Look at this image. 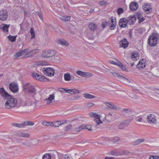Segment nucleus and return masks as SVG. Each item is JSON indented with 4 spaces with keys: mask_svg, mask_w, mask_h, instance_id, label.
Instances as JSON below:
<instances>
[{
    "mask_svg": "<svg viewBox=\"0 0 159 159\" xmlns=\"http://www.w3.org/2000/svg\"><path fill=\"white\" fill-rule=\"evenodd\" d=\"M59 43L63 46H67L69 45L68 42L64 39H61L59 40Z\"/></svg>",
    "mask_w": 159,
    "mask_h": 159,
    "instance_id": "nucleus-43",
    "label": "nucleus"
},
{
    "mask_svg": "<svg viewBox=\"0 0 159 159\" xmlns=\"http://www.w3.org/2000/svg\"><path fill=\"white\" fill-rule=\"evenodd\" d=\"M34 124V123L30 121H26L23 123V125H24V127H25V126L27 125L32 126Z\"/></svg>",
    "mask_w": 159,
    "mask_h": 159,
    "instance_id": "nucleus-47",
    "label": "nucleus"
},
{
    "mask_svg": "<svg viewBox=\"0 0 159 159\" xmlns=\"http://www.w3.org/2000/svg\"><path fill=\"white\" fill-rule=\"evenodd\" d=\"M111 118H110L108 115H106L105 117V120L107 121H110L111 119Z\"/></svg>",
    "mask_w": 159,
    "mask_h": 159,
    "instance_id": "nucleus-61",
    "label": "nucleus"
},
{
    "mask_svg": "<svg viewBox=\"0 0 159 159\" xmlns=\"http://www.w3.org/2000/svg\"><path fill=\"white\" fill-rule=\"evenodd\" d=\"M32 86L30 83H27L25 85H24L23 89L24 90H25L26 91H28L29 90H30V89L31 87V86Z\"/></svg>",
    "mask_w": 159,
    "mask_h": 159,
    "instance_id": "nucleus-45",
    "label": "nucleus"
},
{
    "mask_svg": "<svg viewBox=\"0 0 159 159\" xmlns=\"http://www.w3.org/2000/svg\"><path fill=\"white\" fill-rule=\"evenodd\" d=\"M64 79L67 81H69L70 80L71 76L69 73H66L64 75Z\"/></svg>",
    "mask_w": 159,
    "mask_h": 159,
    "instance_id": "nucleus-41",
    "label": "nucleus"
},
{
    "mask_svg": "<svg viewBox=\"0 0 159 159\" xmlns=\"http://www.w3.org/2000/svg\"><path fill=\"white\" fill-rule=\"evenodd\" d=\"M71 159H79L80 157V155L79 152H71Z\"/></svg>",
    "mask_w": 159,
    "mask_h": 159,
    "instance_id": "nucleus-26",
    "label": "nucleus"
},
{
    "mask_svg": "<svg viewBox=\"0 0 159 159\" xmlns=\"http://www.w3.org/2000/svg\"><path fill=\"white\" fill-rule=\"evenodd\" d=\"M109 72L111 73L112 75L114 76L116 78V79L120 80L121 76H122V75H119V74H118V73H116L115 72H113V71H109Z\"/></svg>",
    "mask_w": 159,
    "mask_h": 159,
    "instance_id": "nucleus-36",
    "label": "nucleus"
},
{
    "mask_svg": "<svg viewBox=\"0 0 159 159\" xmlns=\"http://www.w3.org/2000/svg\"><path fill=\"white\" fill-rule=\"evenodd\" d=\"M52 156L49 153H46L43 157L42 159H51ZM52 157L53 156H52Z\"/></svg>",
    "mask_w": 159,
    "mask_h": 159,
    "instance_id": "nucleus-44",
    "label": "nucleus"
},
{
    "mask_svg": "<svg viewBox=\"0 0 159 159\" xmlns=\"http://www.w3.org/2000/svg\"><path fill=\"white\" fill-rule=\"evenodd\" d=\"M85 72L80 70H77L76 73L79 75L84 77Z\"/></svg>",
    "mask_w": 159,
    "mask_h": 159,
    "instance_id": "nucleus-49",
    "label": "nucleus"
},
{
    "mask_svg": "<svg viewBox=\"0 0 159 159\" xmlns=\"http://www.w3.org/2000/svg\"><path fill=\"white\" fill-rule=\"evenodd\" d=\"M33 104L34 105V107H35L36 106V103H33L32 100L28 98L27 96L23 97L22 101L21 102V104L22 106H31Z\"/></svg>",
    "mask_w": 159,
    "mask_h": 159,
    "instance_id": "nucleus-5",
    "label": "nucleus"
},
{
    "mask_svg": "<svg viewBox=\"0 0 159 159\" xmlns=\"http://www.w3.org/2000/svg\"><path fill=\"white\" fill-rule=\"evenodd\" d=\"M84 97L86 98L93 99L96 98L95 96L88 93L83 94Z\"/></svg>",
    "mask_w": 159,
    "mask_h": 159,
    "instance_id": "nucleus-40",
    "label": "nucleus"
},
{
    "mask_svg": "<svg viewBox=\"0 0 159 159\" xmlns=\"http://www.w3.org/2000/svg\"><path fill=\"white\" fill-rule=\"evenodd\" d=\"M129 44L128 42L125 39H124L121 40L120 42V46L123 47L124 48H125L127 47Z\"/></svg>",
    "mask_w": 159,
    "mask_h": 159,
    "instance_id": "nucleus-20",
    "label": "nucleus"
},
{
    "mask_svg": "<svg viewBox=\"0 0 159 159\" xmlns=\"http://www.w3.org/2000/svg\"><path fill=\"white\" fill-rule=\"evenodd\" d=\"M72 127V125L69 124L66 125L65 128V131H67L71 129Z\"/></svg>",
    "mask_w": 159,
    "mask_h": 159,
    "instance_id": "nucleus-55",
    "label": "nucleus"
},
{
    "mask_svg": "<svg viewBox=\"0 0 159 159\" xmlns=\"http://www.w3.org/2000/svg\"><path fill=\"white\" fill-rule=\"evenodd\" d=\"M136 17L134 15L130 16L128 17L127 19L128 22L130 24V25H132L135 21Z\"/></svg>",
    "mask_w": 159,
    "mask_h": 159,
    "instance_id": "nucleus-23",
    "label": "nucleus"
},
{
    "mask_svg": "<svg viewBox=\"0 0 159 159\" xmlns=\"http://www.w3.org/2000/svg\"><path fill=\"white\" fill-rule=\"evenodd\" d=\"M143 8L147 14L150 13L152 11V8L150 5L148 3H144L143 6Z\"/></svg>",
    "mask_w": 159,
    "mask_h": 159,
    "instance_id": "nucleus-14",
    "label": "nucleus"
},
{
    "mask_svg": "<svg viewBox=\"0 0 159 159\" xmlns=\"http://www.w3.org/2000/svg\"><path fill=\"white\" fill-rule=\"evenodd\" d=\"M52 122H49L47 121H44L42 123V124L43 125L45 126H52Z\"/></svg>",
    "mask_w": 159,
    "mask_h": 159,
    "instance_id": "nucleus-53",
    "label": "nucleus"
},
{
    "mask_svg": "<svg viewBox=\"0 0 159 159\" xmlns=\"http://www.w3.org/2000/svg\"><path fill=\"white\" fill-rule=\"evenodd\" d=\"M7 100L5 104V107L10 109L14 107L17 104V100L10 95L6 99Z\"/></svg>",
    "mask_w": 159,
    "mask_h": 159,
    "instance_id": "nucleus-1",
    "label": "nucleus"
},
{
    "mask_svg": "<svg viewBox=\"0 0 159 159\" xmlns=\"http://www.w3.org/2000/svg\"><path fill=\"white\" fill-rule=\"evenodd\" d=\"M9 27V25H8L6 24H3L2 25V26H0V28L3 31L6 32L8 31V29Z\"/></svg>",
    "mask_w": 159,
    "mask_h": 159,
    "instance_id": "nucleus-33",
    "label": "nucleus"
},
{
    "mask_svg": "<svg viewBox=\"0 0 159 159\" xmlns=\"http://www.w3.org/2000/svg\"><path fill=\"white\" fill-rule=\"evenodd\" d=\"M143 118L141 116H138L136 118V120L137 122H141L142 121Z\"/></svg>",
    "mask_w": 159,
    "mask_h": 159,
    "instance_id": "nucleus-63",
    "label": "nucleus"
},
{
    "mask_svg": "<svg viewBox=\"0 0 159 159\" xmlns=\"http://www.w3.org/2000/svg\"><path fill=\"white\" fill-rule=\"evenodd\" d=\"M17 36V35H16L15 36H12L10 35L9 36H8L7 38L10 41L13 42L16 40Z\"/></svg>",
    "mask_w": 159,
    "mask_h": 159,
    "instance_id": "nucleus-42",
    "label": "nucleus"
},
{
    "mask_svg": "<svg viewBox=\"0 0 159 159\" xmlns=\"http://www.w3.org/2000/svg\"><path fill=\"white\" fill-rule=\"evenodd\" d=\"M89 28L93 31L96 30L97 28V25L94 23H90L89 25Z\"/></svg>",
    "mask_w": 159,
    "mask_h": 159,
    "instance_id": "nucleus-25",
    "label": "nucleus"
},
{
    "mask_svg": "<svg viewBox=\"0 0 159 159\" xmlns=\"http://www.w3.org/2000/svg\"><path fill=\"white\" fill-rule=\"evenodd\" d=\"M89 116L90 117H94L95 118L94 121L96 123L95 126L96 128H98L99 127L98 126L103 123L100 120V115L96 113L91 112L89 113Z\"/></svg>",
    "mask_w": 159,
    "mask_h": 159,
    "instance_id": "nucleus-3",
    "label": "nucleus"
},
{
    "mask_svg": "<svg viewBox=\"0 0 159 159\" xmlns=\"http://www.w3.org/2000/svg\"><path fill=\"white\" fill-rule=\"evenodd\" d=\"M122 115L126 117H130V120H132L133 117L135 114V112L132 110L130 108H123L121 111Z\"/></svg>",
    "mask_w": 159,
    "mask_h": 159,
    "instance_id": "nucleus-2",
    "label": "nucleus"
},
{
    "mask_svg": "<svg viewBox=\"0 0 159 159\" xmlns=\"http://www.w3.org/2000/svg\"><path fill=\"white\" fill-rule=\"evenodd\" d=\"M125 122L124 121H122L119 125V128L120 129H122L125 127Z\"/></svg>",
    "mask_w": 159,
    "mask_h": 159,
    "instance_id": "nucleus-52",
    "label": "nucleus"
},
{
    "mask_svg": "<svg viewBox=\"0 0 159 159\" xmlns=\"http://www.w3.org/2000/svg\"><path fill=\"white\" fill-rule=\"evenodd\" d=\"M0 94L5 99H6L9 97V96L11 95L5 91L3 88H1L0 89Z\"/></svg>",
    "mask_w": 159,
    "mask_h": 159,
    "instance_id": "nucleus-18",
    "label": "nucleus"
},
{
    "mask_svg": "<svg viewBox=\"0 0 159 159\" xmlns=\"http://www.w3.org/2000/svg\"><path fill=\"white\" fill-rule=\"evenodd\" d=\"M12 125L13 126H16L18 128L24 127V125L23 124H19L17 123H13L12 124Z\"/></svg>",
    "mask_w": 159,
    "mask_h": 159,
    "instance_id": "nucleus-46",
    "label": "nucleus"
},
{
    "mask_svg": "<svg viewBox=\"0 0 159 159\" xmlns=\"http://www.w3.org/2000/svg\"><path fill=\"white\" fill-rule=\"evenodd\" d=\"M56 52L54 50L44 51L42 56L44 57H49L54 56L56 54Z\"/></svg>",
    "mask_w": 159,
    "mask_h": 159,
    "instance_id": "nucleus-7",
    "label": "nucleus"
},
{
    "mask_svg": "<svg viewBox=\"0 0 159 159\" xmlns=\"http://www.w3.org/2000/svg\"><path fill=\"white\" fill-rule=\"evenodd\" d=\"M117 13L119 15L123 13L124 10L123 9L121 8H119L117 10Z\"/></svg>",
    "mask_w": 159,
    "mask_h": 159,
    "instance_id": "nucleus-60",
    "label": "nucleus"
},
{
    "mask_svg": "<svg viewBox=\"0 0 159 159\" xmlns=\"http://www.w3.org/2000/svg\"><path fill=\"white\" fill-rule=\"evenodd\" d=\"M37 65L41 66H46L47 65V63L44 61H41L37 62Z\"/></svg>",
    "mask_w": 159,
    "mask_h": 159,
    "instance_id": "nucleus-54",
    "label": "nucleus"
},
{
    "mask_svg": "<svg viewBox=\"0 0 159 159\" xmlns=\"http://www.w3.org/2000/svg\"><path fill=\"white\" fill-rule=\"evenodd\" d=\"M32 75L33 78L40 81H47L48 80V79L45 77L41 75H39L37 73H34L32 74Z\"/></svg>",
    "mask_w": 159,
    "mask_h": 159,
    "instance_id": "nucleus-9",
    "label": "nucleus"
},
{
    "mask_svg": "<svg viewBox=\"0 0 159 159\" xmlns=\"http://www.w3.org/2000/svg\"><path fill=\"white\" fill-rule=\"evenodd\" d=\"M158 35L156 33H153L152 36H150L148 39V43L151 46H155L157 43V39Z\"/></svg>",
    "mask_w": 159,
    "mask_h": 159,
    "instance_id": "nucleus-4",
    "label": "nucleus"
},
{
    "mask_svg": "<svg viewBox=\"0 0 159 159\" xmlns=\"http://www.w3.org/2000/svg\"><path fill=\"white\" fill-rule=\"evenodd\" d=\"M150 159H159V157L158 156H151L149 157Z\"/></svg>",
    "mask_w": 159,
    "mask_h": 159,
    "instance_id": "nucleus-64",
    "label": "nucleus"
},
{
    "mask_svg": "<svg viewBox=\"0 0 159 159\" xmlns=\"http://www.w3.org/2000/svg\"><path fill=\"white\" fill-rule=\"evenodd\" d=\"M137 16L139 23L143 22L145 19L144 17L142 16L141 13L140 12H138L137 13Z\"/></svg>",
    "mask_w": 159,
    "mask_h": 159,
    "instance_id": "nucleus-32",
    "label": "nucleus"
},
{
    "mask_svg": "<svg viewBox=\"0 0 159 159\" xmlns=\"http://www.w3.org/2000/svg\"><path fill=\"white\" fill-rule=\"evenodd\" d=\"M94 105L93 103L92 102H88L87 103L85 104L86 107H90L93 106Z\"/></svg>",
    "mask_w": 159,
    "mask_h": 159,
    "instance_id": "nucleus-56",
    "label": "nucleus"
},
{
    "mask_svg": "<svg viewBox=\"0 0 159 159\" xmlns=\"http://www.w3.org/2000/svg\"><path fill=\"white\" fill-rule=\"evenodd\" d=\"M30 31L31 33V34L32 35L31 37V39H32L35 37V32L34 30V28H31L30 29Z\"/></svg>",
    "mask_w": 159,
    "mask_h": 159,
    "instance_id": "nucleus-48",
    "label": "nucleus"
},
{
    "mask_svg": "<svg viewBox=\"0 0 159 159\" xmlns=\"http://www.w3.org/2000/svg\"><path fill=\"white\" fill-rule=\"evenodd\" d=\"M54 94H52L50 95L48 98L46 99L47 104H49L54 102L55 96Z\"/></svg>",
    "mask_w": 159,
    "mask_h": 159,
    "instance_id": "nucleus-24",
    "label": "nucleus"
},
{
    "mask_svg": "<svg viewBox=\"0 0 159 159\" xmlns=\"http://www.w3.org/2000/svg\"><path fill=\"white\" fill-rule=\"evenodd\" d=\"M109 72L111 73L112 75L114 76L116 78V79L120 80L121 76H122V75H119V74H118V73H116L115 72H113V71H109Z\"/></svg>",
    "mask_w": 159,
    "mask_h": 159,
    "instance_id": "nucleus-35",
    "label": "nucleus"
},
{
    "mask_svg": "<svg viewBox=\"0 0 159 159\" xmlns=\"http://www.w3.org/2000/svg\"><path fill=\"white\" fill-rule=\"evenodd\" d=\"M10 90L13 93L17 92L18 90L17 84L15 82L11 83L9 84Z\"/></svg>",
    "mask_w": 159,
    "mask_h": 159,
    "instance_id": "nucleus-11",
    "label": "nucleus"
},
{
    "mask_svg": "<svg viewBox=\"0 0 159 159\" xmlns=\"http://www.w3.org/2000/svg\"><path fill=\"white\" fill-rule=\"evenodd\" d=\"M147 122L150 123H155L156 121V117L153 114H149L147 117Z\"/></svg>",
    "mask_w": 159,
    "mask_h": 159,
    "instance_id": "nucleus-10",
    "label": "nucleus"
},
{
    "mask_svg": "<svg viewBox=\"0 0 159 159\" xmlns=\"http://www.w3.org/2000/svg\"><path fill=\"white\" fill-rule=\"evenodd\" d=\"M42 70L45 75L51 77L53 76L55 73L54 70L52 67H44Z\"/></svg>",
    "mask_w": 159,
    "mask_h": 159,
    "instance_id": "nucleus-6",
    "label": "nucleus"
},
{
    "mask_svg": "<svg viewBox=\"0 0 159 159\" xmlns=\"http://www.w3.org/2000/svg\"><path fill=\"white\" fill-rule=\"evenodd\" d=\"M93 74L90 73L88 72H85L84 77L89 78L92 77Z\"/></svg>",
    "mask_w": 159,
    "mask_h": 159,
    "instance_id": "nucleus-50",
    "label": "nucleus"
},
{
    "mask_svg": "<svg viewBox=\"0 0 159 159\" xmlns=\"http://www.w3.org/2000/svg\"><path fill=\"white\" fill-rule=\"evenodd\" d=\"M103 104L106 105L108 108L112 110H116L118 109V107L111 102H103Z\"/></svg>",
    "mask_w": 159,
    "mask_h": 159,
    "instance_id": "nucleus-12",
    "label": "nucleus"
},
{
    "mask_svg": "<svg viewBox=\"0 0 159 159\" xmlns=\"http://www.w3.org/2000/svg\"><path fill=\"white\" fill-rule=\"evenodd\" d=\"M118 66L121 68L123 70L126 71L127 70V69L125 67L123 66L121 63H119V64H118Z\"/></svg>",
    "mask_w": 159,
    "mask_h": 159,
    "instance_id": "nucleus-58",
    "label": "nucleus"
},
{
    "mask_svg": "<svg viewBox=\"0 0 159 159\" xmlns=\"http://www.w3.org/2000/svg\"><path fill=\"white\" fill-rule=\"evenodd\" d=\"M59 18L61 21H69L70 20V16H61Z\"/></svg>",
    "mask_w": 159,
    "mask_h": 159,
    "instance_id": "nucleus-37",
    "label": "nucleus"
},
{
    "mask_svg": "<svg viewBox=\"0 0 159 159\" xmlns=\"http://www.w3.org/2000/svg\"><path fill=\"white\" fill-rule=\"evenodd\" d=\"M145 60L143 59L141 60L136 66L139 69H142L145 67L146 64L145 63Z\"/></svg>",
    "mask_w": 159,
    "mask_h": 159,
    "instance_id": "nucleus-17",
    "label": "nucleus"
},
{
    "mask_svg": "<svg viewBox=\"0 0 159 159\" xmlns=\"http://www.w3.org/2000/svg\"><path fill=\"white\" fill-rule=\"evenodd\" d=\"M7 17V15L6 11L2 10L0 11V19L1 20L5 21Z\"/></svg>",
    "mask_w": 159,
    "mask_h": 159,
    "instance_id": "nucleus-15",
    "label": "nucleus"
},
{
    "mask_svg": "<svg viewBox=\"0 0 159 159\" xmlns=\"http://www.w3.org/2000/svg\"><path fill=\"white\" fill-rule=\"evenodd\" d=\"M120 81L126 84H129L130 83V80L122 76Z\"/></svg>",
    "mask_w": 159,
    "mask_h": 159,
    "instance_id": "nucleus-28",
    "label": "nucleus"
},
{
    "mask_svg": "<svg viewBox=\"0 0 159 159\" xmlns=\"http://www.w3.org/2000/svg\"><path fill=\"white\" fill-rule=\"evenodd\" d=\"M26 50H23L19 52L16 53L15 55V57L16 58H17L18 57L21 56L23 55H25V52L26 51Z\"/></svg>",
    "mask_w": 159,
    "mask_h": 159,
    "instance_id": "nucleus-39",
    "label": "nucleus"
},
{
    "mask_svg": "<svg viewBox=\"0 0 159 159\" xmlns=\"http://www.w3.org/2000/svg\"><path fill=\"white\" fill-rule=\"evenodd\" d=\"M120 140V138L117 136H114L111 138V141L114 144L118 143Z\"/></svg>",
    "mask_w": 159,
    "mask_h": 159,
    "instance_id": "nucleus-27",
    "label": "nucleus"
},
{
    "mask_svg": "<svg viewBox=\"0 0 159 159\" xmlns=\"http://www.w3.org/2000/svg\"><path fill=\"white\" fill-rule=\"evenodd\" d=\"M127 20L124 18H121L120 19L119 22V25L120 27L121 28H125L127 26V23L128 22Z\"/></svg>",
    "mask_w": 159,
    "mask_h": 159,
    "instance_id": "nucleus-16",
    "label": "nucleus"
},
{
    "mask_svg": "<svg viewBox=\"0 0 159 159\" xmlns=\"http://www.w3.org/2000/svg\"><path fill=\"white\" fill-rule=\"evenodd\" d=\"M139 5L137 2H133L131 3L129 5L130 9L132 11H134L137 9Z\"/></svg>",
    "mask_w": 159,
    "mask_h": 159,
    "instance_id": "nucleus-19",
    "label": "nucleus"
},
{
    "mask_svg": "<svg viewBox=\"0 0 159 159\" xmlns=\"http://www.w3.org/2000/svg\"><path fill=\"white\" fill-rule=\"evenodd\" d=\"M107 4V2L104 1H102L99 2V5L100 6L105 5Z\"/></svg>",
    "mask_w": 159,
    "mask_h": 159,
    "instance_id": "nucleus-57",
    "label": "nucleus"
},
{
    "mask_svg": "<svg viewBox=\"0 0 159 159\" xmlns=\"http://www.w3.org/2000/svg\"><path fill=\"white\" fill-rule=\"evenodd\" d=\"M30 94H31L32 96H34L36 93L35 91L36 90L35 89V87L34 86H32L31 87L30 89V90H29L27 91Z\"/></svg>",
    "mask_w": 159,
    "mask_h": 159,
    "instance_id": "nucleus-30",
    "label": "nucleus"
},
{
    "mask_svg": "<svg viewBox=\"0 0 159 159\" xmlns=\"http://www.w3.org/2000/svg\"><path fill=\"white\" fill-rule=\"evenodd\" d=\"M17 136L20 137L29 138L30 136V135L27 133L20 132L17 134Z\"/></svg>",
    "mask_w": 159,
    "mask_h": 159,
    "instance_id": "nucleus-31",
    "label": "nucleus"
},
{
    "mask_svg": "<svg viewBox=\"0 0 159 159\" xmlns=\"http://www.w3.org/2000/svg\"><path fill=\"white\" fill-rule=\"evenodd\" d=\"M145 139H139L133 142V143L134 145H137L144 142Z\"/></svg>",
    "mask_w": 159,
    "mask_h": 159,
    "instance_id": "nucleus-34",
    "label": "nucleus"
},
{
    "mask_svg": "<svg viewBox=\"0 0 159 159\" xmlns=\"http://www.w3.org/2000/svg\"><path fill=\"white\" fill-rule=\"evenodd\" d=\"M111 25L110 26V29L111 30H114L115 28L116 23H114L110 24Z\"/></svg>",
    "mask_w": 159,
    "mask_h": 159,
    "instance_id": "nucleus-59",
    "label": "nucleus"
},
{
    "mask_svg": "<svg viewBox=\"0 0 159 159\" xmlns=\"http://www.w3.org/2000/svg\"><path fill=\"white\" fill-rule=\"evenodd\" d=\"M65 91L66 92L70 93L71 94H73L74 93H78L79 92V90L75 89H65Z\"/></svg>",
    "mask_w": 159,
    "mask_h": 159,
    "instance_id": "nucleus-22",
    "label": "nucleus"
},
{
    "mask_svg": "<svg viewBox=\"0 0 159 159\" xmlns=\"http://www.w3.org/2000/svg\"><path fill=\"white\" fill-rule=\"evenodd\" d=\"M131 59L134 61H136L139 58V55L137 51H134L131 53Z\"/></svg>",
    "mask_w": 159,
    "mask_h": 159,
    "instance_id": "nucleus-21",
    "label": "nucleus"
},
{
    "mask_svg": "<svg viewBox=\"0 0 159 159\" xmlns=\"http://www.w3.org/2000/svg\"><path fill=\"white\" fill-rule=\"evenodd\" d=\"M71 152H67L65 154L59 153L58 154L59 159H71Z\"/></svg>",
    "mask_w": 159,
    "mask_h": 159,
    "instance_id": "nucleus-13",
    "label": "nucleus"
},
{
    "mask_svg": "<svg viewBox=\"0 0 159 159\" xmlns=\"http://www.w3.org/2000/svg\"><path fill=\"white\" fill-rule=\"evenodd\" d=\"M24 50H26V51L25 52L24 57H28L33 56L32 53L31 51H29L28 49H26Z\"/></svg>",
    "mask_w": 159,
    "mask_h": 159,
    "instance_id": "nucleus-38",
    "label": "nucleus"
},
{
    "mask_svg": "<svg viewBox=\"0 0 159 159\" xmlns=\"http://www.w3.org/2000/svg\"><path fill=\"white\" fill-rule=\"evenodd\" d=\"M84 128L85 126L84 125H82L77 128H76L75 129V131L76 132H79L81 130V129H84Z\"/></svg>",
    "mask_w": 159,
    "mask_h": 159,
    "instance_id": "nucleus-51",
    "label": "nucleus"
},
{
    "mask_svg": "<svg viewBox=\"0 0 159 159\" xmlns=\"http://www.w3.org/2000/svg\"><path fill=\"white\" fill-rule=\"evenodd\" d=\"M32 75L33 78L40 81H47L48 80V79L45 77L41 75H39L37 73H34L32 74Z\"/></svg>",
    "mask_w": 159,
    "mask_h": 159,
    "instance_id": "nucleus-8",
    "label": "nucleus"
},
{
    "mask_svg": "<svg viewBox=\"0 0 159 159\" xmlns=\"http://www.w3.org/2000/svg\"><path fill=\"white\" fill-rule=\"evenodd\" d=\"M32 53L33 55H34L35 54L38 53L39 52V49H35L31 50Z\"/></svg>",
    "mask_w": 159,
    "mask_h": 159,
    "instance_id": "nucleus-62",
    "label": "nucleus"
},
{
    "mask_svg": "<svg viewBox=\"0 0 159 159\" xmlns=\"http://www.w3.org/2000/svg\"><path fill=\"white\" fill-rule=\"evenodd\" d=\"M52 126L55 127H58L60 125H61L64 124V122L61 121H56L55 122H52Z\"/></svg>",
    "mask_w": 159,
    "mask_h": 159,
    "instance_id": "nucleus-29",
    "label": "nucleus"
}]
</instances>
